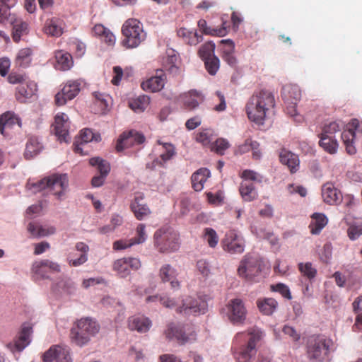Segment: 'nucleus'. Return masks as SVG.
Returning <instances> with one entry per match:
<instances>
[{
  "instance_id": "a18cd8bd",
  "label": "nucleus",
  "mask_w": 362,
  "mask_h": 362,
  "mask_svg": "<svg viewBox=\"0 0 362 362\" xmlns=\"http://www.w3.org/2000/svg\"><path fill=\"white\" fill-rule=\"evenodd\" d=\"M76 250L81 252L80 257L76 259H68L69 264L73 267H78L84 264L88 260V246L82 242L77 243L75 246Z\"/></svg>"
},
{
  "instance_id": "c85d7f7f",
  "label": "nucleus",
  "mask_w": 362,
  "mask_h": 362,
  "mask_svg": "<svg viewBox=\"0 0 362 362\" xmlns=\"http://www.w3.org/2000/svg\"><path fill=\"white\" fill-rule=\"evenodd\" d=\"M16 124L21 126L20 119L11 112H6L0 116V132L6 136V130L12 129Z\"/></svg>"
},
{
  "instance_id": "5701e85b",
  "label": "nucleus",
  "mask_w": 362,
  "mask_h": 362,
  "mask_svg": "<svg viewBox=\"0 0 362 362\" xmlns=\"http://www.w3.org/2000/svg\"><path fill=\"white\" fill-rule=\"evenodd\" d=\"M324 202L330 205H338L342 201V194L332 182H326L322 187Z\"/></svg>"
},
{
  "instance_id": "c9c22d12",
  "label": "nucleus",
  "mask_w": 362,
  "mask_h": 362,
  "mask_svg": "<svg viewBox=\"0 0 362 362\" xmlns=\"http://www.w3.org/2000/svg\"><path fill=\"white\" fill-rule=\"evenodd\" d=\"M63 21L58 18H52L46 21L44 31L52 37H59L63 33Z\"/></svg>"
},
{
  "instance_id": "13d9d810",
  "label": "nucleus",
  "mask_w": 362,
  "mask_h": 362,
  "mask_svg": "<svg viewBox=\"0 0 362 362\" xmlns=\"http://www.w3.org/2000/svg\"><path fill=\"white\" fill-rule=\"evenodd\" d=\"M229 146L230 144L226 139L219 138L211 144V149L219 155H223L225 151L228 149Z\"/></svg>"
},
{
  "instance_id": "58836bf2",
  "label": "nucleus",
  "mask_w": 362,
  "mask_h": 362,
  "mask_svg": "<svg viewBox=\"0 0 362 362\" xmlns=\"http://www.w3.org/2000/svg\"><path fill=\"white\" fill-rule=\"evenodd\" d=\"M177 35L189 45H197L203 40L202 35L198 34L196 30H189L185 28H180L177 30Z\"/></svg>"
},
{
  "instance_id": "4c0bfd02",
  "label": "nucleus",
  "mask_w": 362,
  "mask_h": 362,
  "mask_svg": "<svg viewBox=\"0 0 362 362\" xmlns=\"http://www.w3.org/2000/svg\"><path fill=\"white\" fill-rule=\"evenodd\" d=\"M55 59L57 62V69L66 71L70 69L74 64L72 56L63 50H57L55 52Z\"/></svg>"
},
{
  "instance_id": "a211bd4d",
  "label": "nucleus",
  "mask_w": 362,
  "mask_h": 362,
  "mask_svg": "<svg viewBox=\"0 0 362 362\" xmlns=\"http://www.w3.org/2000/svg\"><path fill=\"white\" fill-rule=\"evenodd\" d=\"M37 91V83L29 81L16 88V98L21 103H25L34 98Z\"/></svg>"
},
{
  "instance_id": "6ab92c4d",
  "label": "nucleus",
  "mask_w": 362,
  "mask_h": 362,
  "mask_svg": "<svg viewBox=\"0 0 362 362\" xmlns=\"http://www.w3.org/2000/svg\"><path fill=\"white\" fill-rule=\"evenodd\" d=\"M69 118L64 113H58L54 117V131L60 141L68 142Z\"/></svg>"
},
{
  "instance_id": "ddd939ff",
  "label": "nucleus",
  "mask_w": 362,
  "mask_h": 362,
  "mask_svg": "<svg viewBox=\"0 0 362 362\" xmlns=\"http://www.w3.org/2000/svg\"><path fill=\"white\" fill-rule=\"evenodd\" d=\"M81 81L80 80L68 81L62 90L55 95V103L58 106L64 105L68 100L74 99L80 92Z\"/></svg>"
},
{
  "instance_id": "ea45409f",
  "label": "nucleus",
  "mask_w": 362,
  "mask_h": 362,
  "mask_svg": "<svg viewBox=\"0 0 362 362\" xmlns=\"http://www.w3.org/2000/svg\"><path fill=\"white\" fill-rule=\"evenodd\" d=\"M157 143L162 146V152L160 155V158L154 160L153 163L163 165L164 163L171 159L175 155V147L171 144L163 143L159 140Z\"/></svg>"
},
{
  "instance_id": "09e8293b",
  "label": "nucleus",
  "mask_w": 362,
  "mask_h": 362,
  "mask_svg": "<svg viewBox=\"0 0 362 362\" xmlns=\"http://www.w3.org/2000/svg\"><path fill=\"white\" fill-rule=\"evenodd\" d=\"M202 238L211 248H215L219 240L216 231L211 228H205L203 230Z\"/></svg>"
},
{
  "instance_id": "a19ab883",
  "label": "nucleus",
  "mask_w": 362,
  "mask_h": 362,
  "mask_svg": "<svg viewBox=\"0 0 362 362\" xmlns=\"http://www.w3.org/2000/svg\"><path fill=\"white\" fill-rule=\"evenodd\" d=\"M225 25L226 23H223L219 28H211L207 26L206 21L204 19H200L197 23L198 28L202 33L219 37L224 36L228 33Z\"/></svg>"
},
{
  "instance_id": "79ce46f5",
  "label": "nucleus",
  "mask_w": 362,
  "mask_h": 362,
  "mask_svg": "<svg viewBox=\"0 0 362 362\" xmlns=\"http://www.w3.org/2000/svg\"><path fill=\"white\" fill-rule=\"evenodd\" d=\"M257 305L262 314L271 315L276 310L278 302L272 298H263L257 300Z\"/></svg>"
},
{
  "instance_id": "8fccbe9b",
  "label": "nucleus",
  "mask_w": 362,
  "mask_h": 362,
  "mask_svg": "<svg viewBox=\"0 0 362 362\" xmlns=\"http://www.w3.org/2000/svg\"><path fill=\"white\" fill-rule=\"evenodd\" d=\"M150 98L147 95H143L132 100L129 103V107L135 112H143L149 105Z\"/></svg>"
},
{
  "instance_id": "864d4df0",
  "label": "nucleus",
  "mask_w": 362,
  "mask_h": 362,
  "mask_svg": "<svg viewBox=\"0 0 362 362\" xmlns=\"http://www.w3.org/2000/svg\"><path fill=\"white\" fill-rule=\"evenodd\" d=\"M341 124L339 122L333 121L325 124L320 136L334 137V134L341 130Z\"/></svg>"
},
{
  "instance_id": "3c124183",
  "label": "nucleus",
  "mask_w": 362,
  "mask_h": 362,
  "mask_svg": "<svg viewBox=\"0 0 362 362\" xmlns=\"http://www.w3.org/2000/svg\"><path fill=\"white\" fill-rule=\"evenodd\" d=\"M71 287V282L69 279H59L57 282L52 286V291L55 295H62L69 293V288Z\"/></svg>"
},
{
  "instance_id": "473e14b6",
  "label": "nucleus",
  "mask_w": 362,
  "mask_h": 362,
  "mask_svg": "<svg viewBox=\"0 0 362 362\" xmlns=\"http://www.w3.org/2000/svg\"><path fill=\"white\" fill-rule=\"evenodd\" d=\"M210 176V171L207 168H202L192 175V185L193 189L199 192L204 188V183Z\"/></svg>"
},
{
  "instance_id": "dca6fc26",
  "label": "nucleus",
  "mask_w": 362,
  "mask_h": 362,
  "mask_svg": "<svg viewBox=\"0 0 362 362\" xmlns=\"http://www.w3.org/2000/svg\"><path fill=\"white\" fill-rule=\"evenodd\" d=\"M44 362H72L70 350L66 346H52L43 355Z\"/></svg>"
},
{
  "instance_id": "6e6d98bb",
  "label": "nucleus",
  "mask_w": 362,
  "mask_h": 362,
  "mask_svg": "<svg viewBox=\"0 0 362 362\" xmlns=\"http://www.w3.org/2000/svg\"><path fill=\"white\" fill-rule=\"evenodd\" d=\"M214 50L215 44L211 41H209L200 47L198 51V54L199 57L204 60L206 58L214 56Z\"/></svg>"
},
{
  "instance_id": "393cba45",
  "label": "nucleus",
  "mask_w": 362,
  "mask_h": 362,
  "mask_svg": "<svg viewBox=\"0 0 362 362\" xmlns=\"http://www.w3.org/2000/svg\"><path fill=\"white\" fill-rule=\"evenodd\" d=\"M144 196L142 193L136 194L131 204V209L138 220H142L151 214V210L144 202Z\"/></svg>"
},
{
  "instance_id": "6e6552de",
  "label": "nucleus",
  "mask_w": 362,
  "mask_h": 362,
  "mask_svg": "<svg viewBox=\"0 0 362 362\" xmlns=\"http://www.w3.org/2000/svg\"><path fill=\"white\" fill-rule=\"evenodd\" d=\"M241 177L243 180L240 183L239 192L242 198L245 202H251L255 199L257 197V193L254 184L251 181H256L260 183L263 179L262 176L253 170H245L242 173Z\"/></svg>"
},
{
  "instance_id": "72a5a7b5",
  "label": "nucleus",
  "mask_w": 362,
  "mask_h": 362,
  "mask_svg": "<svg viewBox=\"0 0 362 362\" xmlns=\"http://www.w3.org/2000/svg\"><path fill=\"white\" fill-rule=\"evenodd\" d=\"M13 25L12 38L14 42H18L21 37L28 33V24L21 18L11 19Z\"/></svg>"
},
{
  "instance_id": "f257e3e1",
  "label": "nucleus",
  "mask_w": 362,
  "mask_h": 362,
  "mask_svg": "<svg viewBox=\"0 0 362 362\" xmlns=\"http://www.w3.org/2000/svg\"><path fill=\"white\" fill-rule=\"evenodd\" d=\"M264 337V332L253 327L245 332H238L233 340L231 348L233 358L236 362H254L257 349Z\"/></svg>"
},
{
  "instance_id": "4d7b16f0",
  "label": "nucleus",
  "mask_w": 362,
  "mask_h": 362,
  "mask_svg": "<svg viewBox=\"0 0 362 362\" xmlns=\"http://www.w3.org/2000/svg\"><path fill=\"white\" fill-rule=\"evenodd\" d=\"M298 267L300 273L308 279H313L316 276L317 269L313 267L311 262H300Z\"/></svg>"
},
{
  "instance_id": "f704fd0d",
  "label": "nucleus",
  "mask_w": 362,
  "mask_h": 362,
  "mask_svg": "<svg viewBox=\"0 0 362 362\" xmlns=\"http://www.w3.org/2000/svg\"><path fill=\"white\" fill-rule=\"evenodd\" d=\"M75 324L78 326V329H81L90 337L95 335L100 330L99 325L89 317L81 318L77 320Z\"/></svg>"
},
{
  "instance_id": "9b49d317",
  "label": "nucleus",
  "mask_w": 362,
  "mask_h": 362,
  "mask_svg": "<svg viewBox=\"0 0 362 362\" xmlns=\"http://www.w3.org/2000/svg\"><path fill=\"white\" fill-rule=\"evenodd\" d=\"M146 141V137L140 132L135 129H131L124 132L121 134L117 140L116 151L121 152L126 148H134L143 144Z\"/></svg>"
},
{
  "instance_id": "de8ad7c7",
  "label": "nucleus",
  "mask_w": 362,
  "mask_h": 362,
  "mask_svg": "<svg viewBox=\"0 0 362 362\" xmlns=\"http://www.w3.org/2000/svg\"><path fill=\"white\" fill-rule=\"evenodd\" d=\"M319 145L325 151L329 154H334L338 149V142L334 137L320 136Z\"/></svg>"
},
{
  "instance_id": "338daca9",
  "label": "nucleus",
  "mask_w": 362,
  "mask_h": 362,
  "mask_svg": "<svg viewBox=\"0 0 362 362\" xmlns=\"http://www.w3.org/2000/svg\"><path fill=\"white\" fill-rule=\"evenodd\" d=\"M257 146H259L257 141H253L251 139H247L245 143L238 147V151L240 153H245L251 151V148H257Z\"/></svg>"
},
{
  "instance_id": "1a4fd4ad",
  "label": "nucleus",
  "mask_w": 362,
  "mask_h": 362,
  "mask_svg": "<svg viewBox=\"0 0 362 362\" xmlns=\"http://www.w3.org/2000/svg\"><path fill=\"white\" fill-rule=\"evenodd\" d=\"M262 261L255 257L245 255L238 269V275L247 281H257L262 271Z\"/></svg>"
},
{
  "instance_id": "0eeeda50",
  "label": "nucleus",
  "mask_w": 362,
  "mask_h": 362,
  "mask_svg": "<svg viewBox=\"0 0 362 362\" xmlns=\"http://www.w3.org/2000/svg\"><path fill=\"white\" fill-rule=\"evenodd\" d=\"M164 334L167 339L170 340L175 339L180 344L190 343L197 339L194 326L190 323L182 325L170 323L168 325Z\"/></svg>"
},
{
  "instance_id": "e2e57ef3",
  "label": "nucleus",
  "mask_w": 362,
  "mask_h": 362,
  "mask_svg": "<svg viewBox=\"0 0 362 362\" xmlns=\"http://www.w3.org/2000/svg\"><path fill=\"white\" fill-rule=\"evenodd\" d=\"M136 236L132 238L134 245L141 244L145 242L146 239V234L145 232V225L140 223L136 228Z\"/></svg>"
},
{
  "instance_id": "39448f33",
  "label": "nucleus",
  "mask_w": 362,
  "mask_h": 362,
  "mask_svg": "<svg viewBox=\"0 0 362 362\" xmlns=\"http://www.w3.org/2000/svg\"><path fill=\"white\" fill-rule=\"evenodd\" d=\"M179 235L173 228L163 227L154 233V245L162 253L172 252L179 247Z\"/></svg>"
},
{
  "instance_id": "bb28decb",
  "label": "nucleus",
  "mask_w": 362,
  "mask_h": 362,
  "mask_svg": "<svg viewBox=\"0 0 362 362\" xmlns=\"http://www.w3.org/2000/svg\"><path fill=\"white\" fill-rule=\"evenodd\" d=\"M281 97L284 103H297L301 97V91L298 86L286 84L282 88Z\"/></svg>"
},
{
  "instance_id": "603ef678",
  "label": "nucleus",
  "mask_w": 362,
  "mask_h": 362,
  "mask_svg": "<svg viewBox=\"0 0 362 362\" xmlns=\"http://www.w3.org/2000/svg\"><path fill=\"white\" fill-rule=\"evenodd\" d=\"M32 50L29 48L21 49L16 57V64L21 67L28 66L31 62Z\"/></svg>"
},
{
  "instance_id": "aec40b11",
  "label": "nucleus",
  "mask_w": 362,
  "mask_h": 362,
  "mask_svg": "<svg viewBox=\"0 0 362 362\" xmlns=\"http://www.w3.org/2000/svg\"><path fill=\"white\" fill-rule=\"evenodd\" d=\"M33 333V328L29 325L24 324L22 326L19 336L13 343L8 344V347L12 351H23L30 342V336Z\"/></svg>"
},
{
  "instance_id": "bf43d9fd",
  "label": "nucleus",
  "mask_w": 362,
  "mask_h": 362,
  "mask_svg": "<svg viewBox=\"0 0 362 362\" xmlns=\"http://www.w3.org/2000/svg\"><path fill=\"white\" fill-rule=\"evenodd\" d=\"M93 95L95 99V105H98L100 107L101 112H104L108 107V101H107L108 95H105L101 93H99V92H95L93 93Z\"/></svg>"
},
{
  "instance_id": "b1692460",
  "label": "nucleus",
  "mask_w": 362,
  "mask_h": 362,
  "mask_svg": "<svg viewBox=\"0 0 362 362\" xmlns=\"http://www.w3.org/2000/svg\"><path fill=\"white\" fill-rule=\"evenodd\" d=\"M158 276L163 283H169L171 288L180 287V282L177 280L178 272L170 264H163L159 270Z\"/></svg>"
},
{
  "instance_id": "9d476101",
  "label": "nucleus",
  "mask_w": 362,
  "mask_h": 362,
  "mask_svg": "<svg viewBox=\"0 0 362 362\" xmlns=\"http://www.w3.org/2000/svg\"><path fill=\"white\" fill-rule=\"evenodd\" d=\"M31 271L35 279H47L51 274L61 272V266L57 262L45 259L34 262Z\"/></svg>"
},
{
  "instance_id": "2f4dec72",
  "label": "nucleus",
  "mask_w": 362,
  "mask_h": 362,
  "mask_svg": "<svg viewBox=\"0 0 362 362\" xmlns=\"http://www.w3.org/2000/svg\"><path fill=\"white\" fill-rule=\"evenodd\" d=\"M222 58L230 66H235L237 64L236 57L234 55L235 44L231 40H223Z\"/></svg>"
},
{
  "instance_id": "e433bc0d",
  "label": "nucleus",
  "mask_w": 362,
  "mask_h": 362,
  "mask_svg": "<svg viewBox=\"0 0 362 362\" xmlns=\"http://www.w3.org/2000/svg\"><path fill=\"white\" fill-rule=\"evenodd\" d=\"M90 338L88 334L78 329V326L74 323L70 331V339L73 344L81 347L87 344Z\"/></svg>"
},
{
  "instance_id": "cd10ccee",
  "label": "nucleus",
  "mask_w": 362,
  "mask_h": 362,
  "mask_svg": "<svg viewBox=\"0 0 362 362\" xmlns=\"http://www.w3.org/2000/svg\"><path fill=\"white\" fill-rule=\"evenodd\" d=\"M280 162L288 167L291 173H295L299 168V159L297 155L286 149L279 154Z\"/></svg>"
},
{
  "instance_id": "a878e982",
  "label": "nucleus",
  "mask_w": 362,
  "mask_h": 362,
  "mask_svg": "<svg viewBox=\"0 0 362 362\" xmlns=\"http://www.w3.org/2000/svg\"><path fill=\"white\" fill-rule=\"evenodd\" d=\"M204 308L205 303L204 302L201 303L197 299L188 296L182 300V305L177 307V313H184L185 314L197 313L204 310Z\"/></svg>"
},
{
  "instance_id": "7ed1b4c3",
  "label": "nucleus",
  "mask_w": 362,
  "mask_h": 362,
  "mask_svg": "<svg viewBox=\"0 0 362 362\" xmlns=\"http://www.w3.org/2000/svg\"><path fill=\"white\" fill-rule=\"evenodd\" d=\"M27 187L33 193L47 190L61 199L69 187V179L66 174H53L35 183L28 182Z\"/></svg>"
},
{
  "instance_id": "7c9ffc66",
  "label": "nucleus",
  "mask_w": 362,
  "mask_h": 362,
  "mask_svg": "<svg viewBox=\"0 0 362 362\" xmlns=\"http://www.w3.org/2000/svg\"><path fill=\"white\" fill-rule=\"evenodd\" d=\"M129 328L139 332H146L151 327V321L144 316H134L129 318Z\"/></svg>"
},
{
  "instance_id": "f8f14e48",
  "label": "nucleus",
  "mask_w": 362,
  "mask_h": 362,
  "mask_svg": "<svg viewBox=\"0 0 362 362\" xmlns=\"http://www.w3.org/2000/svg\"><path fill=\"white\" fill-rule=\"evenodd\" d=\"M223 250L230 254H241L245 250L244 238L235 230L226 232L221 240Z\"/></svg>"
},
{
  "instance_id": "c03bdc74",
  "label": "nucleus",
  "mask_w": 362,
  "mask_h": 362,
  "mask_svg": "<svg viewBox=\"0 0 362 362\" xmlns=\"http://www.w3.org/2000/svg\"><path fill=\"white\" fill-rule=\"evenodd\" d=\"M356 134L354 129H345L341 133V139L345 146L346 151L349 155H354L356 153V149L354 145Z\"/></svg>"
},
{
  "instance_id": "680f3d73",
  "label": "nucleus",
  "mask_w": 362,
  "mask_h": 362,
  "mask_svg": "<svg viewBox=\"0 0 362 362\" xmlns=\"http://www.w3.org/2000/svg\"><path fill=\"white\" fill-rule=\"evenodd\" d=\"M271 289L273 291L279 293L284 298L286 299L290 300L292 298L289 288L284 284L279 283L276 285H272L271 286Z\"/></svg>"
},
{
  "instance_id": "774afa93",
  "label": "nucleus",
  "mask_w": 362,
  "mask_h": 362,
  "mask_svg": "<svg viewBox=\"0 0 362 362\" xmlns=\"http://www.w3.org/2000/svg\"><path fill=\"white\" fill-rule=\"evenodd\" d=\"M273 354L271 351L263 350L259 352L254 362H273Z\"/></svg>"
},
{
  "instance_id": "5fc2aeb1",
  "label": "nucleus",
  "mask_w": 362,
  "mask_h": 362,
  "mask_svg": "<svg viewBox=\"0 0 362 362\" xmlns=\"http://www.w3.org/2000/svg\"><path fill=\"white\" fill-rule=\"evenodd\" d=\"M206 71L210 75H215L220 67V60L216 56H213L203 60Z\"/></svg>"
},
{
  "instance_id": "0e129e2a",
  "label": "nucleus",
  "mask_w": 362,
  "mask_h": 362,
  "mask_svg": "<svg viewBox=\"0 0 362 362\" xmlns=\"http://www.w3.org/2000/svg\"><path fill=\"white\" fill-rule=\"evenodd\" d=\"M133 245H134V243L132 238L121 239L113 243L112 248L114 250H122L127 249Z\"/></svg>"
},
{
  "instance_id": "052dcab7",
  "label": "nucleus",
  "mask_w": 362,
  "mask_h": 362,
  "mask_svg": "<svg viewBox=\"0 0 362 362\" xmlns=\"http://www.w3.org/2000/svg\"><path fill=\"white\" fill-rule=\"evenodd\" d=\"M196 268L199 274L203 277H207L211 273V267L206 259H202L197 262Z\"/></svg>"
},
{
  "instance_id": "69168bd1",
  "label": "nucleus",
  "mask_w": 362,
  "mask_h": 362,
  "mask_svg": "<svg viewBox=\"0 0 362 362\" xmlns=\"http://www.w3.org/2000/svg\"><path fill=\"white\" fill-rule=\"evenodd\" d=\"M349 238L351 240L358 239L362 235V226L361 225H351L347 230Z\"/></svg>"
},
{
  "instance_id": "f3484780",
  "label": "nucleus",
  "mask_w": 362,
  "mask_h": 362,
  "mask_svg": "<svg viewBox=\"0 0 362 362\" xmlns=\"http://www.w3.org/2000/svg\"><path fill=\"white\" fill-rule=\"evenodd\" d=\"M90 165L97 168L99 175H95L92 178L91 184L95 187H100L103 185L105 180L110 171V163L104 159L99 157H94L90 159Z\"/></svg>"
},
{
  "instance_id": "2eb2a0df",
  "label": "nucleus",
  "mask_w": 362,
  "mask_h": 362,
  "mask_svg": "<svg viewBox=\"0 0 362 362\" xmlns=\"http://www.w3.org/2000/svg\"><path fill=\"white\" fill-rule=\"evenodd\" d=\"M226 315L233 324H242L246 318L247 311L242 300H230L226 305Z\"/></svg>"
},
{
  "instance_id": "49530a36",
  "label": "nucleus",
  "mask_w": 362,
  "mask_h": 362,
  "mask_svg": "<svg viewBox=\"0 0 362 362\" xmlns=\"http://www.w3.org/2000/svg\"><path fill=\"white\" fill-rule=\"evenodd\" d=\"M313 221L310 223L309 228L313 234H318L322 229L327 225V218L322 214H314L312 216Z\"/></svg>"
},
{
  "instance_id": "f03ea898",
  "label": "nucleus",
  "mask_w": 362,
  "mask_h": 362,
  "mask_svg": "<svg viewBox=\"0 0 362 362\" xmlns=\"http://www.w3.org/2000/svg\"><path fill=\"white\" fill-rule=\"evenodd\" d=\"M275 106L274 94L267 90L255 91L247 100L245 111L248 119L257 124H263Z\"/></svg>"
},
{
  "instance_id": "37998d69",
  "label": "nucleus",
  "mask_w": 362,
  "mask_h": 362,
  "mask_svg": "<svg viewBox=\"0 0 362 362\" xmlns=\"http://www.w3.org/2000/svg\"><path fill=\"white\" fill-rule=\"evenodd\" d=\"M42 148V146L38 141L37 138L32 136L27 141L24 157L25 159H31L37 156Z\"/></svg>"
},
{
  "instance_id": "4be33fe9",
  "label": "nucleus",
  "mask_w": 362,
  "mask_h": 362,
  "mask_svg": "<svg viewBox=\"0 0 362 362\" xmlns=\"http://www.w3.org/2000/svg\"><path fill=\"white\" fill-rule=\"evenodd\" d=\"M166 81L165 74L163 70H157L156 75L148 80L143 81L141 84L142 89L145 91L156 93L161 90Z\"/></svg>"
},
{
  "instance_id": "c756f323",
  "label": "nucleus",
  "mask_w": 362,
  "mask_h": 362,
  "mask_svg": "<svg viewBox=\"0 0 362 362\" xmlns=\"http://www.w3.org/2000/svg\"><path fill=\"white\" fill-rule=\"evenodd\" d=\"M27 229L33 238L47 236L54 234L56 231L54 226H42L35 222L29 223Z\"/></svg>"
},
{
  "instance_id": "4468645a",
  "label": "nucleus",
  "mask_w": 362,
  "mask_h": 362,
  "mask_svg": "<svg viewBox=\"0 0 362 362\" xmlns=\"http://www.w3.org/2000/svg\"><path fill=\"white\" fill-rule=\"evenodd\" d=\"M141 267V262L136 257H123L115 260L112 265L113 270L122 278L128 276L132 270L136 271Z\"/></svg>"
},
{
  "instance_id": "423d86ee",
  "label": "nucleus",
  "mask_w": 362,
  "mask_h": 362,
  "mask_svg": "<svg viewBox=\"0 0 362 362\" xmlns=\"http://www.w3.org/2000/svg\"><path fill=\"white\" fill-rule=\"evenodd\" d=\"M332 341L324 336H313L307 341V356L311 361H322L329 354Z\"/></svg>"
},
{
  "instance_id": "412c9836",
  "label": "nucleus",
  "mask_w": 362,
  "mask_h": 362,
  "mask_svg": "<svg viewBox=\"0 0 362 362\" xmlns=\"http://www.w3.org/2000/svg\"><path fill=\"white\" fill-rule=\"evenodd\" d=\"M183 107L189 111L195 110L204 100V95L197 90H190L180 95Z\"/></svg>"
},
{
  "instance_id": "20e7f679",
  "label": "nucleus",
  "mask_w": 362,
  "mask_h": 362,
  "mask_svg": "<svg viewBox=\"0 0 362 362\" xmlns=\"http://www.w3.org/2000/svg\"><path fill=\"white\" fill-rule=\"evenodd\" d=\"M122 33L124 37L122 44L127 48L137 47L146 37L142 24L135 18H129L124 22Z\"/></svg>"
}]
</instances>
